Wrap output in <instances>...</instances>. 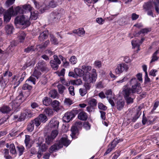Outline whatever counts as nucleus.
I'll list each match as a JSON object with an SVG mask.
<instances>
[{
    "instance_id": "obj_57",
    "label": "nucleus",
    "mask_w": 159,
    "mask_h": 159,
    "mask_svg": "<svg viewBox=\"0 0 159 159\" xmlns=\"http://www.w3.org/2000/svg\"><path fill=\"white\" fill-rule=\"evenodd\" d=\"M30 136L27 135H25V143L26 146H27L30 143Z\"/></svg>"
},
{
    "instance_id": "obj_45",
    "label": "nucleus",
    "mask_w": 159,
    "mask_h": 159,
    "mask_svg": "<svg viewBox=\"0 0 159 159\" xmlns=\"http://www.w3.org/2000/svg\"><path fill=\"white\" fill-rule=\"evenodd\" d=\"M35 64V62L34 61H30L28 62H27L25 65L23 66V68L25 69L27 67H29L32 66H34Z\"/></svg>"
},
{
    "instance_id": "obj_47",
    "label": "nucleus",
    "mask_w": 159,
    "mask_h": 159,
    "mask_svg": "<svg viewBox=\"0 0 159 159\" xmlns=\"http://www.w3.org/2000/svg\"><path fill=\"white\" fill-rule=\"evenodd\" d=\"M57 87L59 93L60 94L63 93L64 90L66 89L65 87L61 84H58Z\"/></svg>"
},
{
    "instance_id": "obj_36",
    "label": "nucleus",
    "mask_w": 159,
    "mask_h": 159,
    "mask_svg": "<svg viewBox=\"0 0 159 159\" xmlns=\"http://www.w3.org/2000/svg\"><path fill=\"white\" fill-rule=\"evenodd\" d=\"M139 40L137 39L136 40H132L131 42L134 48L136 47H138V52L140 50L139 48L140 46V43H139Z\"/></svg>"
},
{
    "instance_id": "obj_39",
    "label": "nucleus",
    "mask_w": 159,
    "mask_h": 159,
    "mask_svg": "<svg viewBox=\"0 0 159 159\" xmlns=\"http://www.w3.org/2000/svg\"><path fill=\"white\" fill-rule=\"evenodd\" d=\"M25 113L27 114V117H31L34 115V111L32 109H26L25 110Z\"/></svg>"
},
{
    "instance_id": "obj_59",
    "label": "nucleus",
    "mask_w": 159,
    "mask_h": 159,
    "mask_svg": "<svg viewBox=\"0 0 159 159\" xmlns=\"http://www.w3.org/2000/svg\"><path fill=\"white\" fill-rule=\"evenodd\" d=\"M107 99L109 102L111 104V106L112 107H114L115 106V103L113 101L112 98L113 99L114 98V97L112 98L110 96H107Z\"/></svg>"
},
{
    "instance_id": "obj_38",
    "label": "nucleus",
    "mask_w": 159,
    "mask_h": 159,
    "mask_svg": "<svg viewBox=\"0 0 159 159\" xmlns=\"http://www.w3.org/2000/svg\"><path fill=\"white\" fill-rule=\"evenodd\" d=\"M50 41L52 44L57 45L58 44L57 39L52 34L50 35Z\"/></svg>"
},
{
    "instance_id": "obj_6",
    "label": "nucleus",
    "mask_w": 159,
    "mask_h": 159,
    "mask_svg": "<svg viewBox=\"0 0 159 159\" xmlns=\"http://www.w3.org/2000/svg\"><path fill=\"white\" fill-rule=\"evenodd\" d=\"M122 93L124 98L128 104L132 103L134 102V94L130 92L129 89H123Z\"/></svg>"
},
{
    "instance_id": "obj_26",
    "label": "nucleus",
    "mask_w": 159,
    "mask_h": 159,
    "mask_svg": "<svg viewBox=\"0 0 159 159\" xmlns=\"http://www.w3.org/2000/svg\"><path fill=\"white\" fill-rule=\"evenodd\" d=\"M52 100L50 98L46 97L43 98V103L45 106H48L51 104Z\"/></svg>"
},
{
    "instance_id": "obj_15",
    "label": "nucleus",
    "mask_w": 159,
    "mask_h": 159,
    "mask_svg": "<svg viewBox=\"0 0 159 159\" xmlns=\"http://www.w3.org/2000/svg\"><path fill=\"white\" fill-rule=\"evenodd\" d=\"M48 34V30L44 31L42 33L40 34L38 37L39 40L40 41H43L45 39L47 38Z\"/></svg>"
},
{
    "instance_id": "obj_53",
    "label": "nucleus",
    "mask_w": 159,
    "mask_h": 159,
    "mask_svg": "<svg viewBox=\"0 0 159 159\" xmlns=\"http://www.w3.org/2000/svg\"><path fill=\"white\" fill-rule=\"evenodd\" d=\"M27 116V114L25 113V112L22 113L20 114V116L18 119L17 120L20 121H23L25 120Z\"/></svg>"
},
{
    "instance_id": "obj_31",
    "label": "nucleus",
    "mask_w": 159,
    "mask_h": 159,
    "mask_svg": "<svg viewBox=\"0 0 159 159\" xmlns=\"http://www.w3.org/2000/svg\"><path fill=\"white\" fill-rule=\"evenodd\" d=\"M74 72L75 74L81 77L84 75V71L82 69L76 68L74 69Z\"/></svg>"
},
{
    "instance_id": "obj_17",
    "label": "nucleus",
    "mask_w": 159,
    "mask_h": 159,
    "mask_svg": "<svg viewBox=\"0 0 159 159\" xmlns=\"http://www.w3.org/2000/svg\"><path fill=\"white\" fill-rule=\"evenodd\" d=\"M57 6V5L55 3V1L54 0H51L48 3V7H46L45 8L43 7V10H42V9L41 8L40 10V11L41 12L43 13L44 11L45 10L48 9L49 8H54L56 7Z\"/></svg>"
},
{
    "instance_id": "obj_62",
    "label": "nucleus",
    "mask_w": 159,
    "mask_h": 159,
    "mask_svg": "<svg viewBox=\"0 0 159 159\" xmlns=\"http://www.w3.org/2000/svg\"><path fill=\"white\" fill-rule=\"evenodd\" d=\"M58 134V131L57 130H53L51 133L50 136L52 137L54 139L56 137Z\"/></svg>"
},
{
    "instance_id": "obj_13",
    "label": "nucleus",
    "mask_w": 159,
    "mask_h": 159,
    "mask_svg": "<svg viewBox=\"0 0 159 159\" xmlns=\"http://www.w3.org/2000/svg\"><path fill=\"white\" fill-rule=\"evenodd\" d=\"M78 118L80 120L86 121L88 118V114L84 111H80L78 114Z\"/></svg>"
},
{
    "instance_id": "obj_42",
    "label": "nucleus",
    "mask_w": 159,
    "mask_h": 159,
    "mask_svg": "<svg viewBox=\"0 0 159 159\" xmlns=\"http://www.w3.org/2000/svg\"><path fill=\"white\" fill-rule=\"evenodd\" d=\"M34 125L33 124L31 121L30 122L27 127V129L28 131L29 132H32L33 131L34 129Z\"/></svg>"
},
{
    "instance_id": "obj_23",
    "label": "nucleus",
    "mask_w": 159,
    "mask_h": 159,
    "mask_svg": "<svg viewBox=\"0 0 159 159\" xmlns=\"http://www.w3.org/2000/svg\"><path fill=\"white\" fill-rule=\"evenodd\" d=\"M125 104V102L122 99L119 100L116 103V108L117 109L119 110L120 111L123 109Z\"/></svg>"
},
{
    "instance_id": "obj_8",
    "label": "nucleus",
    "mask_w": 159,
    "mask_h": 159,
    "mask_svg": "<svg viewBox=\"0 0 159 159\" xmlns=\"http://www.w3.org/2000/svg\"><path fill=\"white\" fill-rule=\"evenodd\" d=\"M53 59L50 61V63L52 68L54 70H57L59 65L61 63V61L57 56L54 55L53 56Z\"/></svg>"
},
{
    "instance_id": "obj_55",
    "label": "nucleus",
    "mask_w": 159,
    "mask_h": 159,
    "mask_svg": "<svg viewBox=\"0 0 159 159\" xmlns=\"http://www.w3.org/2000/svg\"><path fill=\"white\" fill-rule=\"evenodd\" d=\"M35 50L34 46H29L25 49L24 52L26 53H29L30 52L34 51Z\"/></svg>"
},
{
    "instance_id": "obj_48",
    "label": "nucleus",
    "mask_w": 159,
    "mask_h": 159,
    "mask_svg": "<svg viewBox=\"0 0 159 159\" xmlns=\"http://www.w3.org/2000/svg\"><path fill=\"white\" fill-rule=\"evenodd\" d=\"M92 69V67L89 66L84 65L81 67V69L85 72H89Z\"/></svg>"
},
{
    "instance_id": "obj_46",
    "label": "nucleus",
    "mask_w": 159,
    "mask_h": 159,
    "mask_svg": "<svg viewBox=\"0 0 159 159\" xmlns=\"http://www.w3.org/2000/svg\"><path fill=\"white\" fill-rule=\"evenodd\" d=\"M32 75L26 80L27 82L29 83L30 84V82H31L33 84H35L36 79Z\"/></svg>"
},
{
    "instance_id": "obj_33",
    "label": "nucleus",
    "mask_w": 159,
    "mask_h": 159,
    "mask_svg": "<svg viewBox=\"0 0 159 159\" xmlns=\"http://www.w3.org/2000/svg\"><path fill=\"white\" fill-rule=\"evenodd\" d=\"M122 141V139H118L117 138H116L113 140L111 144H109L110 145V146H111L112 148L114 149L118 143Z\"/></svg>"
},
{
    "instance_id": "obj_16",
    "label": "nucleus",
    "mask_w": 159,
    "mask_h": 159,
    "mask_svg": "<svg viewBox=\"0 0 159 159\" xmlns=\"http://www.w3.org/2000/svg\"><path fill=\"white\" fill-rule=\"evenodd\" d=\"M141 107L139 106L136 110V113L134 116L133 117L132 119V121L134 122L136 120L139 118L141 114Z\"/></svg>"
},
{
    "instance_id": "obj_22",
    "label": "nucleus",
    "mask_w": 159,
    "mask_h": 159,
    "mask_svg": "<svg viewBox=\"0 0 159 159\" xmlns=\"http://www.w3.org/2000/svg\"><path fill=\"white\" fill-rule=\"evenodd\" d=\"M25 37L26 34L23 31H20L18 34V38L20 42H23Z\"/></svg>"
},
{
    "instance_id": "obj_24",
    "label": "nucleus",
    "mask_w": 159,
    "mask_h": 159,
    "mask_svg": "<svg viewBox=\"0 0 159 159\" xmlns=\"http://www.w3.org/2000/svg\"><path fill=\"white\" fill-rule=\"evenodd\" d=\"M5 29L7 34H10L12 33L14 27L12 25L9 24L5 26Z\"/></svg>"
},
{
    "instance_id": "obj_41",
    "label": "nucleus",
    "mask_w": 159,
    "mask_h": 159,
    "mask_svg": "<svg viewBox=\"0 0 159 159\" xmlns=\"http://www.w3.org/2000/svg\"><path fill=\"white\" fill-rule=\"evenodd\" d=\"M54 139L50 135H48L45 138V143L48 144H50L53 142Z\"/></svg>"
},
{
    "instance_id": "obj_63",
    "label": "nucleus",
    "mask_w": 159,
    "mask_h": 159,
    "mask_svg": "<svg viewBox=\"0 0 159 159\" xmlns=\"http://www.w3.org/2000/svg\"><path fill=\"white\" fill-rule=\"evenodd\" d=\"M15 0H7L5 3L7 7L10 6L14 3Z\"/></svg>"
},
{
    "instance_id": "obj_34",
    "label": "nucleus",
    "mask_w": 159,
    "mask_h": 159,
    "mask_svg": "<svg viewBox=\"0 0 159 159\" xmlns=\"http://www.w3.org/2000/svg\"><path fill=\"white\" fill-rule=\"evenodd\" d=\"M38 146H39V151H40L41 152H45L48 149V147L45 144H43L41 145V143H38Z\"/></svg>"
},
{
    "instance_id": "obj_37",
    "label": "nucleus",
    "mask_w": 159,
    "mask_h": 159,
    "mask_svg": "<svg viewBox=\"0 0 159 159\" xmlns=\"http://www.w3.org/2000/svg\"><path fill=\"white\" fill-rule=\"evenodd\" d=\"M18 152L19 153V156L22 155L25 150V148L22 146H18L16 147Z\"/></svg>"
},
{
    "instance_id": "obj_29",
    "label": "nucleus",
    "mask_w": 159,
    "mask_h": 159,
    "mask_svg": "<svg viewBox=\"0 0 159 159\" xmlns=\"http://www.w3.org/2000/svg\"><path fill=\"white\" fill-rule=\"evenodd\" d=\"M158 52V50H157L153 53L151 57V60L150 61V63H151L158 60V57H157V55Z\"/></svg>"
},
{
    "instance_id": "obj_12",
    "label": "nucleus",
    "mask_w": 159,
    "mask_h": 159,
    "mask_svg": "<svg viewBox=\"0 0 159 159\" xmlns=\"http://www.w3.org/2000/svg\"><path fill=\"white\" fill-rule=\"evenodd\" d=\"M59 124V121L54 119L51 120L49 124L50 127L54 130L58 129Z\"/></svg>"
},
{
    "instance_id": "obj_10",
    "label": "nucleus",
    "mask_w": 159,
    "mask_h": 159,
    "mask_svg": "<svg viewBox=\"0 0 159 159\" xmlns=\"http://www.w3.org/2000/svg\"><path fill=\"white\" fill-rule=\"evenodd\" d=\"M74 117V115L72 112H67L66 113L63 117V121L65 122H69Z\"/></svg>"
},
{
    "instance_id": "obj_7",
    "label": "nucleus",
    "mask_w": 159,
    "mask_h": 159,
    "mask_svg": "<svg viewBox=\"0 0 159 159\" xmlns=\"http://www.w3.org/2000/svg\"><path fill=\"white\" fill-rule=\"evenodd\" d=\"M129 68V66L127 64L125 63H120L117 65L115 71L116 74H120L124 71L127 72Z\"/></svg>"
},
{
    "instance_id": "obj_58",
    "label": "nucleus",
    "mask_w": 159,
    "mask_h": 159,
    "mask_svg": "<svg viewBox=\"0 0 159 159\" xmlns=\"http://www.w3.org/2000/svg\"><path fill=\"white\" fill-rule=\"evenodd\" d=\"M150 31V30L147 28H144L141 29L139 31L138 33L139 34H140L142 33L143 34H147Z\"/></svg>"
},
{
    "instance_id": "obj_44",
    "label": "nucleus",
    "mask_w": 159,
    "mask_h": 159,
    "mask_svg": "<svg viewBox=\"0 0 159 159\" xmlns=\"http://www.w3.org/2000/svg\"><path fill=\"white\" fill-rule=\"evenodd\" d=\"M49 96L53 98H55L57 96V93L56 90H53L49 92Z\"/></svg>"
},
{
    "instance_id": "obj_4",
    "label": "nucleus",
    "mask_w": 159,
    "mask_h": 159,
    "mask_svg": "<svg viewBox=\"0 0 159 159\" xmlns=\"http://www.w3.org/2000/svg\"><path fill=\"white\" fill-rule=\"evenodd\" d=\"M97 77L96 70L93 69L91 73L85 72L83 77L84 80L89 83H93L96 81Z\"/></svg>"
},
{
    "instance_id": "obj_56",
    "label": "nucleus",
    "mask_w": 159,
    "mask_h": 159,
    "mask_svg": "<svg viewBox=\"0 0 159 159\" xmlns=\"http://www.w3.org/2000/svg\"><path fill=\"white\" fill-rule=\"evenodd\" d=\"M70 62L72 65L75 64L77 62V59L75 56H72L71 57L70 60Z\"/></svg>"
},
{
    "instance_id": "obj_2",
    "label": "nucleus",
    "mask_w": 159,
    "mask_h": 159,
    "mask_svg": "<svg viewBox=\"0 0 159 159\" xmlns=\"http://www.w3.org/2000/svg\"><path fill=\"white\" fill-rule=\"evenodd\" d=\"M49 69L46 62L43 60L39 61L34 69L33 75L38 79L42 75L41 72L47 73Z\"/></svg>"
},
{
    "instance_id": "obj_14",
    "label": "nucleus",
    "mask_w": 159,
    "mask_h": 159,
    "mask_svg": "<svg viewBox=\"0 0 159 159\" xmlns=\"http://www.w3.org/2000/svg\"><path fill=\"white\" fill-rule=\"evenodd\" d=\"M155 2L153 1L148 2L145 3L143 6V8L146 11H148L151 9L153 6L154 5Z\"/></svg>"
},
{
    "instance_id": "obj_51",
    "label": "nucleus",
    "mask_w": 159,
    "mask_h": 159,
    "mask_svg": "<svg viewBox=\"0 0 159 159\" xmlns=\"http://www.w3.org/2000/svg\"><path fill=\"white\" fill-rule=\"evenodd\" d=\"M50 44V41L49 40L45 41L43 44H41L38 45L39 48L40 49L45 48Z\"/></svg>"
},
{
    "instance_id": "obj_11",
    "label": "nucleus",
    "mask_w": 159,
    "mask_h": 159,
    "mask_svg": "<svg viewBox=\"0 0 159 159\" xmlns=\"http://www.w3.org/2000/svg\"><path fill=\"white\" fill-rule=\"evenodd\" d=\"M23 97V94L22 91L19 92V95L16 97L15 99L13 101L14 103L17 104V106H19L22 102V98Z\"/></svg>"
},
{
    "instance_id": "obj_9",
    "label": "nucleus",
    "mask_w": 159,
    "mask_h": 159,
    "mask_svg": "<svg viewBox=\"0 0 159 159\" xmlns=\"http://www.w3.org/2000/svg\"><path fill=\"white\" fill-rule=\"evenodd\" d=\"M13 12V7H10L4 14V21L7 22L9 21Z\"/></svg>"
},
{
    "instance_id": "obj_30",
    "label": "nucleus",
    "mask_w": 159,
    "mask_h": 159,
    "mask_svg": "<svg viewBox=\"0 0 159 159\" xmlns=\"http://www.w3.org/2000/svg\"><path fill=\"white\" fill-rule=\"evenodd\" d=\"M38 13L37 11H35L33 12H30V16L29 18L30 19L36 20L38 17Z\"/></svg>"
},
{
    "instance_id": "obj_49",
    "label": "nucleus",
    "mask_w": 159,
    "mask_h": 159,
    "mask_svg": "<svg viewBox=\"0 0 159 159\" xmlns=\"http://www.w3.org/2000/svg\"><path fill=\"white\" fill-rule=\"evenodd\" d=\"M77 128L78 127L75 126H73L71 128V131L72 132L71 136L72 138H73L74 136L78 132V130Z\"/></svg>"
},
{
    "instance_id": "obj_28",
    "label": "nucleus",
    "mask_w": 159,
    "mask_h": 159,
    "mask_svg": "<svg viewBox=\"0 0 159 159\" xmlns=\"http://www.w3.org/2000/svg\"><path fill=\"white\" fill-rule=\"evenodd\" d=\"M9 149L10 153L16 157V152L15 146L13 143H11L10 145Z\"/></svg>"
},
{
    "instance_id": "obj_5",
    "label": "nucleus",
    "mask_w": 159,
    "mask_h": 159,
    "mask_svg": "<svg viewBox=\"0 0 159 159\" xmlns=\"http://www.w3.org/2000/svg\"><path fill=\"white\" fill-rule=\"evenodd\" d=\"M15 23L24 25L26 27L30 26L31 24L29 16L25 15L17 16L15 20Z\"/></svg>"
},
{
    "instance_id": "obj_3",
    "label": "nucleus",
    "mask_w": 159,
    "mask_h": 159,
    "mask_svg": "<svg viewBox=\"0 0 159 159\" xmlns=\"http://www.w3.org/2000/svg\"><path fill=\"white\" fill-rule=\"evenodd\" d=\"M70 143V141L68 140L67 136L65 135V137H62L60 139L58 143H55L52 145L49 148V151L53 152L62 148L63 146H68Z\"/></svg>"
},
{
    "instance_id": "obj_52",
    "label": "nucleus",
    "mask_w": 159,
    "mask_h": 159,
    "mask_svg": "<svg viewBox=\"0 0 159 159\" xmlns=\"http://www.w3.org/2000/svg\"><path fill=\"white\" fill-rule=\"evenodd\" d=\"M79 92L80 95L83 97L87 93V91L84 88H81L79 90Z\"/></svg>"
},
{
    "instance_id": "obj_35",
    "label": "nucleus",
    "mask_w": 159,
    "mask_h": 159,
    "mask_svg": "<svg viewBox=\"0 0 159 159\" xmlns=\"http://www.w3.org/2000/svg\"><path fill=\"white\" fill-rule=\"evenodd\" d=\"M44 113L49 116H52L53 114V109L48 107L46 108L44 111Z\"/></svg>"
},
{
    "instance_id": "obj_25",
    "label": "nucleus",
    "mask_w": 159,
    "mask_h": 159,
    "mask_svg": "<svg viewBox=\"0 0 159 159\" xmlns=\"http://www.w3.org/2000/svg\"><path fill=\"white\" fill-rule=\"evenodd\" d=\"M11 111V109L7 106H3L0 108V111L3 113L7 114Z\"/></svg>"
},
{
    "instance_id": "obj_40",
    "label": "nucleus",
    "mask_w": 159,
    "mask_h": 159,
    "mask_svg": "<svg viewBox=\"0 0 159 159\" xmlns=\"http://www.w3.org/2000/svg\"><path fill=\"white\" fill-rule=\"evenodd\" d=\"M31 121L32 122L33 124H34V125H35L37 127L39 126L41 123L38 117L33 120H32Z\"/></svg>"
},
{
    "instance_id": "obj_20",
    "label": "nucleus",
    "mask_w": 159,
    "mask_h": 159,
    "mask_svg": "<svg viewBox=\"0 0 159 159\" xmlns=\"http://www.w3.org/2000/svg\"><path fill=\"white\" fill-rule=\"evenodd\" d=\"M51 19L53 21H56L59 19H60L61 16L58 11L53 12L50 15Z\"/></svg>"
},
{
    "instance_id": "obj_1",
    "label": "nucleus",
    "mask_w": 159,
    "mask_h": 159,
    "mask_svg": "<svg viewBox=\"0 0 159 159\" xmlns=\"http://www.w3.org/2000/svg\"><path fill=\"white\" fill-rule=\"evenodd\" d=\"M124 89H129L130 92L134 94L135 93L139 94L141 90V84L135 77L132 78L123 87Z\"/></svg>"
},
{
    "instance_id": "obj_61",
    "label": "nucleus",
    "mask_w": 159,
    "mask_h": 159,
    "mask_svg": "<svg viewBox=\"0 0 159 159\" xmlns=\"http://www.w3.org/2000/svg\"><path fill=\"white\" fill-rule=\"evenodd\" d=\"M74 88L73 86H70L69 88V91L70 94L74 96L75 95V93L74 92Z\"/></svg>"
},
{
    "instance_id": "obj_27",
    "label": "nucleus",
    "mask_w": 159,
    "mask_h": 159,
    "mask_svg": "<svg viewBox=\"0 0 159 159\" xmlns=\"http://www.w3.org/2000/svg\"><path fill=\"white\" fill-rule=\"evenodd\" d=\"M21 6L23 13L26 12L27 11H29L31 12L33 9V7L29 4L24 5H21Z\"/></svg>"
},
{
    "instance_id": "obj_19",
    "label": "nucleus",
    "mask_w": 159,
    "mask_h": 159,
    "mask_svg": "<svg viewBox=\"0 0 159 159\" xmlns=\"http://www.w3.org/2000/svg\"><path fill=\"white\" fill-rule=\"evenodd\" d=\"M72 32L73 33L76 34L80 36H84L85 34V31L83 28L75 30H73Z\"/></svg>"
},
{
    "instance_id": "obj_21",
    "label": "nucleus",
    "mask_w": 159,
    "mask_h": 159,
    "mask_svg": "<svg viewBox=\"0 0 159 159\" xmlns=\"http://www.w3.org/2000/svg\"><path fill=\"white\" fill-rule=\"evenodd\" d=\"M18 13H23V11L22 9L21 5L15 8L14 10H13V15L16 16L17 15Z\"/></svg>"
},
{
    "instance_id": "obj_32",
    "label": "nucleus",
    "mask_w": 159,
    "mask_h": 159,
    "mask_svg": "<svg viewBox=\"0 0 159 159\" xmlns=\"http://www.w3.org/2000/svg\"><path fill=\"white\" fill-rule=\"evenodd\" d=\"M38 117L40 121L43 123H45L48 120L47 116L44 114H40Z\"/></svg>"
},
{
    "instance_id": "obj_43",
    "label": "nucleus",
    "mask_w": 159,
    "mask_h": 159,
    "mask_svg": "<svg viewBox=\"0 0 159 159\" xmlns=\"http://www.w3.org/2000/svg\"><path fill=\"white\" fill-rule=\"evenodd\" d=\"M25 84H24L22 87V89L24 90H30L32 89V86L29 85V83L27 82L26 81Z\"/></svg>"
},
{
    "instance_id": "obj_50",
    "label": "nucleus",
    "mask_w": 159,
    "mask_h": 159,
    "mask_svg": "<svg viewBox=\"0 0 159 159\" xmlns=\"http://www.w3.org/2000/svg\"><path fill=\"white\" fill-rule=\"evenodd\" d=\"M97 102L96 99L94 98H92L89 101V104L91 106L93 107H95L97 106Z\"/></svg>"
},
{
    "instance_id": "obj_18",
    "label": "nucleus",
    "mask_w": 159,
    "mask_h": 159,
    "mask_svg": "<svg viewBox=\"0 0 159 159\" xmlns=\"http://www.w3.org/2000/svg\"><path fill=\"white\" fill-rule=\"evenodd\" d=\"M51 104L55 111H58L60 109V102L56 100H54L53 102H52Z\"/></svg>"
},
{
    "instance_id": "obj_64",
    "label": "nucleus",
    "mask_w": 159,
    "mask_h": 159,
    "mask_svg": "<svg viewBox=\"0 0 159 159\" xmlns=\"http://www.w3.org/2000/svg\"><path fill=\"white\" fill-rule=\"evenodd\" d=\"M83 127L86 130H89L90 128V125L88 122H85L83 125Z\"/></svg>"
},
{
    "instance_id": "obj_54",
    "label": "nucleus",
    "mask_w": 159,
    "mask_h": 159,
    "mask_svg": "<svg viewBox=\"0 0 159 159\" xmlns=\"http://www.w3.org/2000/svg\"><path fill=\"white\" fill-rule=\"evenodd\" d=\"M98 107L99 109L103 111L106 110L107 109V107L101 102L98 103Z\"/></svg>"
},
{
    "instance_id": "obj_60",
    "label": "nucleus",
    "mask_w": 159,
    "mask_h": 159,
    "mask_svg": "<svg viewBox=\"0 0 159 159\" xmlns=\"http://www.w3.org/2000/svg\"><path fill=\"white\" fill-rule=\"evenodd\" d=\"M64 102L66 105H70L73 103L72 101L69 98H66Z\"/></svg>"
}]
</instances>
